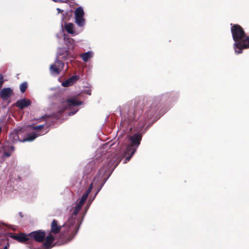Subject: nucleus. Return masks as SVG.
<instances>
[{
    "instance_id": "1",
    "label": "nucleus",
    "mask_w": 249,
    "mask_h": 249,
    "mask_svg": "<svg viewBox=\"0 0 249 249\" xmlns=\"http://www.w3.org/2000/svg\"><path fill=\"white\" fill-rule=\"evenodd\" d=\"M94 182L91 183L86 193L82 195L78 203L73 204L71 210V215L64 225L68 240L70 241L77 233L79 227V219L77 214L86 201L89 194L93 187Z\"/></svg>"
},
{
    "instance_id": "2",
    "label": "nucleus",
    "mask_w": 249,
    "mask_h": 249,
    "mask_svg": "<svg viewBox=\"0 0 249 249\" xmlns=\"http://www.w3.org/2000/svg\"><path fill=\"white\" fill-rule=\"evenodd\" d=\"M231 32L234 41V49L235 53H242L244 49L249 48V37L246 36L243 29L239 25H234L231 27Z\"/></svg>"
},
{
    "instance_id": "3",
    "label": "nucleus",
    "mask_w": 249,
    "mask_h": 249,
    "mask_svg": "<svg viewBox=\"0 0 249 249\" xmlns=\"http://www.w3.org/2000/svg\"><path fill=\"white\" fill-rule=\"evenodd\" d=\"M43 127L44 125L41 124L30 126L29 129V132L27 134L26 137L23 139H19V134L17 132H13L9 135L10 141L13 143L18 141L20 142H32L37 137L43 135L47 132L46 130L43 129Z\"/></svg>"
},
{
    "instance_id": "4",
    "label": "nucleus",
    "mask_w": 249,
    "mask_h": 249,
    "mask_svg": "<svg viewBox=\"0 0 249 249\" xmlns=\"http://www.w3.org/2000/svg\"><path fill=\"white\" fill-rule=\"evenodd\" d=\"M121 159L118 156L115 155L111 160L107 159L106 162L107 165H105L103 168L99 171L98 175L94 179L93 182H98L100 179L105 175L110 174L111 172L117 166Z\"/></svg>"
},
{
    "instance_id": "5",
    "label": "nucleus",
    "mask_w": 249,
    "mask_h": 249,
    "mask_svg": "<svg viewBox=\"0 0 249 249\" xmlns=\"http://www.w3.org/2000/svg\"><path fill=\"white\" fill-rule=\"evenodd\" d=\"M71 56V54L69 51H66L65 54L58 52L57 57L55 59L54 63L50 67V71L52 75L57 76L63 70L64 68V63L60 60L62 59L64 60L67 59Z\"/></svg>"
},
{
    "instance_id": "6",
    "label": "nucleus",
    "mask_w": 249,
    "mask_h": 249,
    "mask_svg": "<svg viewBox=\"0 0 249 249\" xmlns=\"http://www.w3.org/2000/svg\"><path fill=\"white\" fill-rule=\"evenodd\" d=\"M129 139L131 141V143L127 146L125 154V155H129V154L130 155L126 157L124 163H126L128 161L136 151L137 148L140 144L142 136L140 134L136 133L132 136L130 137Z\"/></svg>"
},
{
    "instance_id": "7",
    "label": "nucleus",
    "mask_w": 249,
    "mask_h": 249,
    "mask_svg": "<svg viewBox=\"0 0 249 249\" xmlns=\"http://www.w3.org/2000/svg\"><path fill=\"white\" fill-rule=\"evenodd\" d=\"M82 104L83 102L79 100L76 96L68 97L61 102L59 105L60 111H63L66 109H71Z\"/></svg>"
},
{
    "instance_id": "8",
    "label": "nucleus",
    "mask_w": 249,
    "mask_h": 249,
    "mask_svg": "<svg viewBox=\"0 0 249 249\" xmlns=\"http://www.w3.org/2000/svg\"><path fill=\"white\" fill-rule=\"evenodd\" d=\"M74 14L75 23L78 27H84L86 24V20L84 18L85 12L83 7L80 6L76 8Z\"/></svg>"
},
{
    "instance_id": "9",
    "label": "nucleus",
    "mask_w": 249,
    "mask_h": 249,
    "mask_svg": "<svg viewBox=\"0 0 249 249\" xmlns=\"http://www.w3.org/2000/svg\"><path fill=\"white\" fill-rule=\"evenodd\" d=\"M61 36L63 37L64 43L65 45L67 46L69 49H73L74 48L75 45V41L73 38L69 37L63 31L60 32L59 34L57 35V37L58 38Z\"/></svg>"
},
{
    "instance_id": "10",
    "label": "nucleus",
    "mask_w": 249,
    "mask_h": 249,
    "mask_svg": "<svg viewBox=\"0 0 249 249\" xmlns=\"http://www.w3.org/2000/svg\"><path fill=\"white\" fill-rule=\"evenodd\" d=\"M30 239L32 238L35 241L41 242L44 241L46 233L42 231H36L29 233Z\"/></svg>"
},
{
    "instance_id": "11",
    "label": "nucleus",
    "mask_w": 249,
    "mask_h": 249,
    "mask_svg": "<svg viewBox=\"0 0 249 249\" xmlns=\"http://www.w3.org/2000/svg\"><path fill=\"white\" fill-rule=\"evenodd\" d=\"M61 28L62 30L61 32L62 31L64 32V29H65L68 34L72 36H75L77 34L75 32V26L72 23H65L64 26L61 24Z\"/></svg>"
},
{
    "instance_id": "12",
    "label": "nucleus",
    "mask_w": 249,
    "mask_h": 249,
    "mask_svg": "<svg viewBox=\"0 0 249 249\" xmlns=\"http://www.w3.org/2000/svg\"><path fill=\"white\" fill-rule=\"evenodd\" d=\"M11 237L20 243L27 242L30 240L29 234H26L24 233L15 234L12 235Z\"/></svg>"
},
{
    "instance_id": "13",
    "label": "nucleus",
    "mask_w": 249,
    "mask_h": 249,
    "mask_svg": "<svg viewBox=\"0 0 249 249\" xmlns=\"http://www.w3.org/2000/svg\"><path fill=\"white\" fill-rule=\"evenodd\" d=\"M31 104V101L26 98H22L18 100L15 104V106L19 108L22 109L28 107Z\"/></svg>"
},
{
    "instance_id": "14",
    "label": "nucleus",
    "mask_w": 249,
    "mask_h": 249,
    "mask_svg": "<svg viewBox=\"0 0 249 249\" xmlns=\"http://www.w3.org/2000/svg\"><path fill=\"white\" fill-rule=\"evenodd\" d=\"M13 91L10 88H4L0 92V96L3 100L9 98L12 95Z\"/></svg>"
},
{
    "instance_id": "15",
    "label": "nucleus",
    "mask_w": 249,
    "mask_h": 249,
    "mask_svg": "<svg viewBox=\"0 0 249 249\" xmlns=\"http://www.w3.org/2000/svg\"><path fill=\"white\" fill-rule=\"evenodd\" d=\"M93 56L94 53L92 51H89L86 53H82L80 55V58L85 62H87L92 58Z\"/></svg>"
},
{
    "instance_id": "16",
    "label": "nucleus",
    "mask_w": 249,
    "mask_h": 249,
    "mask_svg": "<svg viewBox=\"0 0 249 249\" xmlns=\"http://www.w3.org/2000/svg\"><path fill=\"white\" fill-rule=\"evenodd\" d=\"M62 226L59 225L57 221L53 220L51 223V232L53 234L58 233L61 230Z\"/></svg>"
},
{
    "instance_id": "17",
    "label": "nucleus",
    "mask_w": 249,
    "mask_h": 249,
    "mask_svg": "<svg viewBox=\"0 0 249 249\" xmlns=\"http://www.w3.org/2000/svg\"><path fill=\"white\" fill-rule=\"evenodd\" d=\"M79 79V76L74 75L62 83V86L64 87L70 86L76 82Z\"/></svg>"
},
{
    "instance_id": "18",
    "label": "nucleus",
    "mask_w": 249,
    "mask_h": 249,
    "mask_svg": "<svg viewBox=\"0 0 249 249\" xmlns=\"http://www.w3.org/2000/svg\"><path fill=\"white\" fill-rule=\"evenodd\" d=\"M3 156L9 157L11 155L12 152L14 151V147L8 144L4 145L3 146Z\"/></svg>"
},
{
    "instance_id": "19",
    "label": "nucleus",
    "mask_w": 249,
    "mask_h": 249,
    "mask_svg": "<svg viewBox=\"0 0 249 249\" xmlns=\"http://www.w3.org/2000/svg\"><path fill=\"white\" fill-rule=\"evenodd\" d=\"M54 240V237L52 234H48L46 237V241L44 244V246L47 248H50L52 247V244Z\"/></svg>"
},
{
    "instance_id": "20",
    "label": "nucleus",
    "mask_w": 249,
    "mask_h": 249,
    "mask_svg": "<svg viewBox=\"0 0 249 249\" xmlns=\"http://www.w3.org/2000/svg\"><path fill=\"white\" fill-rule=\"evenodd\" d=\"M19 88L20 91L22 93L24 92L27 88V83L26 82L22 83L20 84Z\"/></svg>"
},
{
    "instance_id": "21",
    "label": "nucleus",
    "mask_w": 249,
    "mask_h": 249,
    "mask_svg": "<svg viewBox=\"0 0 249 249\" xmlns=\"http://www.w3.org/2000/svg\"><path fill=\"white\" fill-rule=\"evenodd\" d=\"M52 0L53 1H55V2H59L62 3L64 5H66L67 6H68V4L67 2V1H69V0Z\"/></svg>"
},
{
    "instance_id": "22",
    "label": "nucleus",
    "mask_w": 249,
    "mask_h": 249,
    "mask_svg": "<svg viewBox=\"0 0 249 249\" xmlns=\"http://www.w3.org/2000/svg\"><path fill=\"white\" fill-rule=\"evenodd\" d=\"M113 145V144H109L108 143H106L105 144H104L103 146V149H107L109 148L110 147L112 146Z\"/></svg>"
},
{
    "instance_id": "23",
    "label": "nucleus",
    "mask_w": 249,
    "mask_h": 249,
    "mask_svg": "<svg viewBox=\"0 0 249 249\" xmlns=\"http://www.w3.org/2000/svg\"><path fill=\"white\" fill-rule=\"evenodd\" d=\"M4 82L3 76L0 73V89L1 88Z\"/></svg>"
},
{
    "instance_id": "24",
    "label": "nucleus",
    "mask_w": 249,
    "mask_h": 249,
    "mask_svg": "<svg viewBox=\"0 0 249 249\" xmlns=\"http://www.w3.org/2000/svg\"><path fill=\"white\" fill-rule=\"evenodd\" d=\"M104 185V184H102L101 185V186L100 187V188L98 189V190L96 192V193H95V195H94L92 200H91V201H92L95 198L96 195L98 194V193H99V192L100 191V190L101 189L102 187H103V186Z\"/></svg>"
},
{
    "instance_id": "25",
    "label": "nucleus",
    "mask_w": 249,
    "mask_h": 249,
    "mask_svg": "<svg viewBox=\"0 0 249 249\" xmlns=\"http://www.w3.org/2000/svg\"><path fill=\"white\" fill-rule=\"evenodd\" d=\"M77 111H78V109H77L75 110L74 111H71L68 113L69 115H72L74 114Z\"/></svg>"
},
{
    "instance_id": "26",
    "label": "nucleus",
    "mask_w": 249,
    "mask_h": 249,
    "mask_svg": "<svg viewBox=\"0 0 249 249\" xmlns=\"http://www.w3.org/2000/svg\"><path fill=\"white\" fill-rule=\"evenodd\" d=\"M56 10H57V11L58 12V13H60L61 12H62L64 11V9H61L60 8H57L56 9Z\"/></svg>"
},
{
    "instance_id": "27",
    "label": "nucleus",
    "mask_w": 249,
    "mask_h": 249,
    "mask_svg": "<svg viewBox=\"0 0 249 249\" xmlns=\"http://www.w3.org/2000/svg\"><path fill=\"white\" fill-rule=\"evenodd\" d=\"M85 93L90 95L91 94V91L89 89L85 91Z\"/></svg>"
},
{
    "instance_id": "28",
    "label": "nucleus",
    "mask_w": 249,
    "mask_h": 249,
    "mask_svg": "<svg viewBox=\"0 0 249 249\" xmlns=\"http://www.w3.org/2000/svg\"><path fill=\"white\" fill-rule=\"evenodd\" d=\"M3 249H8V247L6 246L4 247Z\"/></svg>"
},
{
    "instance_id": "29",
    "label": "nucleus",
    "mask_w": 249,
    "mask_h": 249,
    "mask_svg": "<svg viewBox=\"0 0 249 249\" xmlns=\"http://www.w3.org/2000/svg\"><path fill=\"white\" fill-rule=\"evenodd\" d=\"M14 231L16 230V229L15 228H13L12 229Z\"/></svg>"
}]
</instances>
